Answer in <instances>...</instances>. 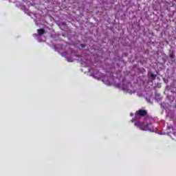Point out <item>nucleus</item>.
<instances>
[{"label":"nucleus","instance_id":"f257e3e1","mask_svg":"<svg viewBox=\"0 0 176 176\" xmlns=\"http://www.w3.org/2000/svg\"><path fill=\"white\" fill-rule=\"evenodd\" d=\"M135 126L140 127V130H143V131H146V130L148 129L144 127H148V126H149V124H148V122L145 123V122H141L140 121H136L135 122Z\"/></svg>","mask_w":176,"mask_h":176},{"label":"nucleus","instance_id":"f03ea898","mask_svg":"<svg viewBox=\"0 0 176 176\" xmlns=\"http://www.w3.org/2000/svg\"><path fill=\"white\" fill-rule=\"evenodd\" d=\"M122 89L124 90H126V91H128V93H130L131 94L132 93H134V90H133V87H131V84L127 83L126 85H124L122 87Z\"/></svg>","mask_w":176,"mask_h":176},{"label":"nucleus","instance_id":"7ed1b4c3","mask_svg":"<svg viewBox=\"0 0 176 176\" xmlns=\"http://www.w3.org/2000/svg\"><path fill=\"white\" fill-rule=\"evenodd\" d=\"M100 79L104 85H111V81L112 80V78L111 77H104V78Z\"/></svg>","mask_w":176,"mask_h":176},{"label":"nucleus","instance_id":"20e7f679","mask_svg":"<svg viewBox=\"0 0 176 176\" xmlns=\"http://www.w3.org/2000/svg\"><path fill=\"white\" fill-rule=\"evenodd\" d=\"M81 64H82V65L85 64L86 65H87V64H89V56H85L81 59Z\"/></svg>","mask_w":176,"mask_h":176},{"label":"nucleus","instance_id":"39448f33","mask_svg":"<svg viewBox=\"0 0 176 176\" xmlns=\"http://www.w3.org/2000/svg\"><path fill=\"white\" fill-rule=\"evenodd\" d=\"M137 115H139L140 116H145L146 115V111L145 110H139L136 112Z\"/></svg>","mask_w":176,"mask_h":176},{"label":"nucleus","instance_id":"423d86ee","mask_svg":"<svg viewBox=\"0 0 176 176\" xmlns=\"http://www.w3.org/2000/svg\"><path fill=\"white\" fill-rule=\"evenodd\" d=\"M37 32L38 35H43V34H45V30L43 29H38L37 30Z\"/></svg>","mask_w":176,"mask_h":176},{"label":"nucleus","instance_id":"0eeeda50","mask_svg":"<svg viewBox=\"0 0 176 176\" xmlns=\"http://www.w3.org/2000/svg\"><path fill=\"white\" fill-rule=\"evenodd\" d=\"M151 77H152V78H155V74H151Z\"/></svg>","mask_w":176,"mask_h":176},{"label":"nucleus","instance_id":"6e6552de","mask_svg":"<svg viewBox=\"0 0 176 176\" xmlns=\"http://www.w3.org/2000/svg\"><path fill=\"white\" fill-rule=\"evenodd\" d=\"M81 47H82V48L86 47V45H81Z\"/></svg>","mask_w":176,"mask_h":176},{"label":"nucleus","instance_id":"1a4fd4ad","mask_svg":"<svg viewBox=\"0 0 176 176\" xmlns=\"http://www.w3.org/2000/svg\"><path fill=\"white\" fill-rule=\"evenodd\" d=\"M146 122H148V120H149V119H146Z\"/></svg>","mask_w":176,"mask_h":176},{"label":"nucleus","instance_id":"9d476101","mask_svg":"<svg viewBox=\"0 0 176 176\" xmlns=\"http://www.w3.org/2000/svg\"><path fill=\"white\" fill-rule=\"evenodd\" d=\"M170 57H173V55H170Z\"/></svg>","mask_w":176,"mask_h":176}]
</instances>
